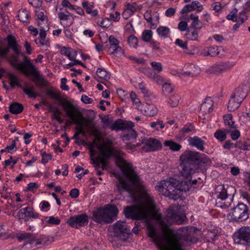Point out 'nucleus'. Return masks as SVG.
<instances>
[{"label":"nucleus","instance_id":"nucleus-52","mask_svg":"<svg viewBox=\"0 0 250 250\" xmlns=\"http://www.w3.org/2000/svg\"><path fill=\"white\" fill-rule=\"evenodd\" d=\"M157 111L158 110L156 107L152 105H149L147 107V110H145L146 115L149 116H155L157 114Z\"/></svg>","mask_w":250,"mask_h":250},{"label":"nucleus","instance_id":"nucleus-36","mask_svg":"<svg viewBox=\"0 0 250 250\" xmlns=\"http://www.w3.org/2000/svg\"><path fill=\"white\" fill-rule=\"evenodd\" d=\"M165 146L169 147L173 151H179L182 148V146L172 140H167L164 143Z\"/></svg>","mask_w":250,"mask_h":250},{"label":"nucleus","instance_id":"nucleus-62","mask_svg":"<svg viewBox=\"0 0 250 250\" xmlns=\"http://www.w3.org/2000/svg\"><path fill=\"white\" fill-rule=\"evenodd\" d=\"M175 43L176 45L180 46L183 49H187V42H183L182 40L177 39L176 40Z\"/></svg>","mask_w":250,"mask_h":250},{"label":"nucleus","instance_id":"nucleus-35","mask_svg":"<svg viewBox=\"0 0 250 250\" xmlns=\"http://www.w3.org/2000/svg\"><path fill=\"white\" fill-rule=\"evenodd\" d=\"M234 148H239L243 150H250V140L248 139L246 141H243L242 140L237 141L236 143H235Z\"/></svg>","mask_w":250,"mask_h":250},{"label":"nucleus","instance_id":"nucleus-64","mask_svg":"<svg viewBox=\"0 0 250 250\" xmlns=\"http://www.w3.org/2000/svg\"><path fill=\"white\" fill-rule=\"evenodd\" d=\"M187 27L188 23L186 21H181L178 24V28L181 31H187Z\"/></svg>","mask_w":250,"mask_h":250},{"label":"nucleus","instance_id":"nucleus-21","mask_svg":"<svg viewBox=\"0 0 250 250\" xmlns=\"http://www.w3.org/2000/svg\"><path fill=\"white\" fill-rule=\"evenodd\" d=\"M134 126V123L131 121L118 119L112 125L111 128L112 130H128L132 129Z\"/></svg>","mask_w":250,"mask_h":250},{"label":"nucleus","instance_id":"nucleus-24","mask_svg":"<svg viewBox=\"0 0 250 250\" xmlns=\"http://www.w3.org/2000/svg\"><path fill=\"white\" fill-rule=\"evenodd\" d=\"M8 42V46L11 48L15 54H20V50H21V46L18 44L17 40L14 36L9 34L7 36Z\"/></svg>","mask_w":250,"mask_h":250},{"label":"nucleus","instance_id":"nucleus-39","mask_svg":"<svg viewBox=\"0 0 250 250\" xmlns=\"http://www.w3.org/2000/svg\"><path fill=\"white\" fill-rule=\"evenodd\" d=\"M224 122L225 125L229 126V129H235L236 126L234 125L235 122L233 120V116L231 114H228L224 116Z\"/></svg>","mask_w":250,"mask_h":250},{"label":"nucleus","instance_id":"nucleus-57","mask_svg":"<svg viewBox=\"0 0 250 250\" xmlns=\"http://www.w3.org/2000/svg\"><path fill=\"white\" fill-rule=\"evenodd\" d=\"M36 15L37 18L42 22H47V18L45 15H44L43 11L41 10V9H39L38 11H36Z\"/></svg>","mask_w":250,"mask_h":250},{"label":"nucleus","instance_id":"nucleus-56","mask_svg":"<svg viewBox=\"0 0 250 250\" xmlns=\"http://www.w3.org/2000/svg\"><path fill=\"white\" fill-rule=\"evenodd\" d=\"M150 126L158 130L159 128H163L165 125L162 121L158 120L156 122H152L150 124Z\"/></svg>","mask_w":250,"mask_h":250},{"label":"nucleus","instance_id":"nucleus-46","mask_svg":"<svg viewBox=\"0 0 250 250\" xmlns=\"http://www.w3.org/2000/svg\"><path fill=\"white\" fill-rule=\"evenodd\" d=\"M70 17H72V20L69 22L68 25H70L72 24L73 21V15L71 14H65L64 12H59L58 13V18L61 21H69L70 20Z\"/></svg>","mask_w":250,"mask_h":250},{"label":"nucleus","instance_id":"nucleus-11","mask_svg":"<svg viewBox=\"0 0 250 250\" xmlns=\"http://www.w3.org/2000/svg\"><path fill=\"white\" fill-rule=\"evenodd\" d=\"M114 236L125 241L131 235L130 227L125 221H118L113 225Z\"/></svg>","mask_w":250,"mask_h":250},{"label":"nucleus","instance_id":"nucleus-8","mask_svg":"<svg viewBox=\"0 0 250 250\" xmlns=\"http://www.w3.org/2000/svg\"><path fill=\"white\" fill-rule=\"evenodd\" d=\"M118 213V210L115 206L100 208L93 212V220L98 223H110L116 219Z\"/></svg>","mask_w":250,"mask_h":250},{"label":"nucleus","instance_id":"nucleus-25","mask_svg":"<svg viewBox=\"0 0 250 250\" xmlns=\"http://www.w3.org/2000/svg\"><path fill=\"white\" fill-rule=\"evenodd\" d=\"M108 41L110 45L109 49L112 48L113 50V51L110 53L111 54H115L120 52H123L122 48L119 46V40L113 36L111 35L109 37Z\"/></svg>","mask_w":250,"mask_h":250},{"label":"nucleus","instance_id":"nucleus-2","mask_svg":"<svg viewBox=\"0 0 250 250\" xmlns=\"http://www.w3.org/2000/svg\"><path fill=\"white\" fill-rule=\"evenodd\" d=\"M117 165L121 168L123 174L130 183L125 179L120 178L117 183V189L121 193L124 191H126L129 194H132L135 192V188L140 182V177L135 171L132 164L127 162L121 157L116 159Z\"/></svg>","mask_w":250,"mask_h":250},{"label":"nucleus","instance_id":"nucleus-53","mask_svg":"<svg viewBox=\"0 0 250 250\" xmlns=\"http://www.w3.org/2000/svg\"><path fill=\"white\" fill-rule=\"evenodd\" d=\"M237 12L238 10L236 8H234L230 13L228 15L226 18L228 20H230L233 21H235L237 20Z\"/></svg>","mask_w":250,"mask_h":250},{"label":"nucleus","instance_id":"nucleus-60","mask_svg":"<svg viewBox=\"0 0 250 250\" xmlns=\"http://www.w3.org/2000/svg\"><path fill=\"white\" fill-rule=\"evenodd\" d=\"M46 222L49 224L59 225L61 221L58 218H55L52 216L49 217L48 220H47Z\"/></svg>","mask_w":250,"mask_h":250},{"label":"nucleus","instance_id":"nucleus-44","mask_svg":"<svg viewBox=\"0 0 250 250\" xmlns=\"http://www.w3.org/2000/svg\"><path fill=\"white\" fill-rule=\"evenodd\" d=\"M157 32L159 36L167 38L170 34V30L166 26H160L157 28Z\"/></svg>","mask_w":250,"mask_h":250},{"label":"nucleus","instance_id":"nucleus-41","mask_svg":"<svg viewBox=\"0 0 250 250\" xmlns=\"http://www.w3.org/2000/svg\"><path fill=\"white\" fill-rule=\"evenodd\" d=\"M19 19L23 22H27L29 18V13L25 9H21L18 12Z\"/></svg>","mask_w":250,"mask_h":250},{"label":"nucleus","instance_id":"nucleus-58","mask_svg":"<svg viewBox=\"0 0 250 250\" xmlns=\"http://www.w3.org/2000/svg\"><path fill=\"white\" fill-rule=\"evenodd\" d=\"M41 155L42 157V163L44 164L47 163L52 158V155L50 153L47 154L45 152H42L41 151Z\"/></svg>","mask_w":250,"mask_h":250},{"label":"nucleus","instance_id":"nucleus-12","mask_svg":"<svg viewBox=\"0 0 250 250\" xmlns=\"http://www.w3.org/2000/svg\"><path fill=\"white\" fill-rule=\"evenodd\" d=\"M8 78L10 80V84L11 87L14 88L15 85L22 88L24 93L29 98H35L40 95L34 91V87L33 85L29 86L27 83H25V87H23L21 83L18 81V78L12 73L8 74Z\"/></svg>","mask_w":250,"mask_h":250},{"label":"nucleus","instance_id":"nucleus-42","mask_svg":"<svg viewBox=\"0 0 250 250\" xmlns=\"http://www.w3.org/2000/svg\"><path fill=\"white\" fill-rule=\"evenodd\" d=\"M60 53L62 55H63L68 58L70 60H73L76 58L77 53L76 51H73L70 52L66 47H63L60 50Z\"/></svg>","mask_w":250,"mask_h":250},{"label":"nucleus","instance_id":"nucleus-51","mask_svg":"<svg viewBox=\"0 0 250 250\" xmlns=\"http://www.w3.org/2000/svg\"><path fill=\"white\" fill-rule=\"evenodd\" d=\"M194 130V127L191 124L185 125L183 128L181 130L180 133L183 136L185 134L189 133Z\"/></svg>","mask_w":250,"mask_h":250},{"label":"nucleus","instance_id":"nucleus-61","mask_svg":"<svg viewBox=\"0 0 250 250\" xmlns=\"http://www.w3.org/2000/svg\"><path fill=\"white\" fill-rule=\"evenodd\" d=\"M143 72L146 76L151 79H153V78L155 76V74H156V72H154L150 68L145 69Z\"/></svg>","mask_w":250,"mask_h":250},{"label":"nucleus","instance_id":"nucleus-50","mask_svg":"<svg viewBox=\"0 0 250 250\" xmlns=\"http://www.w3.org/2000/svg\"><path fill=\"white\" fill-rule=\"evenodd\" d=\"M150 65L152 66L153 70L155 71V72L156 73H160L163 70V65L161 62H150Z\"/></svg>","mask_w":250,"mask_h":250},{"label":"nucleus","instance_id":"nucleus-26","mask_svg":"<svg viewBox=\"0 0 250 250\" xmlns=\"http://www.w3.org/2000/svg\"><path fill=\"white\" fill-rule=\"evenodd\" d=\"M213 101L210 97L206 98L201 105L200 109L205 114H208L213 111Z\"/></svg>","mask_w":250,"mask_h":250},{"label":"nucleus","instance_id":"nucleus-48","mask_svg":"<svg viewBox=\"0 0 250 250\" xmlns=\"http://www.w3.org/2000/svg\"><path fill=\"white\" fill-rule=\"evenodd\" d=\"M152 32L150 30H145L142 33V40L146 42H150Z\"/></svg>","mask_w":250,"mask_h":250},{"label":"nucleus","instance_id":"nucleus-32","mask_svg":"<svg viewBox=\"0 0 250 250\" xmlns=\"http://www.w3.org/2000/svg\"><path fill=\"white\" fill-rule=\"evenodd\" d=\"M82 6L85 9L86 13L91 14L92 17H96L98 15V11L92 10L94 7L93 2L89 4L87 1H84L82 3Z\"/></svg>","mask_w":250,"mask_h":250},{"label":"nucleus","instance_id":"nucleus-55","mask_svg":"<svg viewBox=\"0 0 250 250\" xmlns=\"http://www.w3.org/2000/svg\"><path fill=\"white\" fill-rule=\"evenodd\" d=\"M162 90L163 93L167 96L173 91V88L170 83H165L163 85Z\"/></svg>","mask_w":250,"mask_h":250},{"label":"nucleus","instance_id":"nucleus-28","mask_svg":"<svg viewBox=\"0 0 250 250\" xmlns=\"http://www.w3.org/2000/svg\"><path fill=\"white\" fill-rule=\"evenodd\" d=\"M231 132L230 129H217L214 133L215 138L220 142L224 141L227 139V135Z\"/></svg>","mask_w":250,"mask_h":250},{"label":"nucleus","instance_id":"nucleus-37","mask_svg":"<svg viewBox=\"0 0 250 250\" xmlns=\"http://www.w3.org/2000/svg\"><path fill=\"white\" fill-rule=\"evenodd\" d=\"M113 153V149L108 148H106L105 151L102 152L97 157L99 160L106 161L109 159L112 155Z\"/></svg>","mask_w":250,"mask_h":250},{"label":"nucleus","instance_id":"nucleus-40","mask_svg":"<svg viewBox=\"0 0 250 250\" xmlns=\"http://www.w3.org/2000/svg\"><path fill=\"white\" fill-rule=\"evenodd\" d=\"M46 30L43 28V27L41 26L40 33V38L39 39V42L41 45H48L49 41L46 38Z\"/></svg>","mask_w":250,"mask_h":250},{"label":"nucleus","instance_id":"nucleus-43","mask_svg":"<svg viewBox=\"0 0 250 250\" xmlns=\"http://www.w3.org/2000/svg\"><path fill=\"white\" fill-rule=\"evenodd\" d=\"M20 54H15L14 55H12L8 60L11 65L17 68V69L20 70V63L19 62V56Z\"/></svg>","mask_w":250,"mask_h":250},{"label":"nucleus","instance_id":"nucleus-23","mask_svg":"<svg viewBox=\"0 0 250 250\" xmlns=\"http://www.w3.org/2000/svg\"><path fill=\"white\" fill-rule=\"evenodd\" d=\"M202 6L196 0L192 1L190 4L186 5L181 11V14H184L193 10H196L198 12L201 11Z\"/></svg>","mask_w":250,"mask_h":250},{"label":"nucleus","instance_id":"nucleus-3","mask_svg":"<svg viewBox=\"0 0 250 250\" xmlns=\"http://www.w3.org/2000/svg\"><path fill=\"white\" fill-rule=\"evenodd\" d=\"M236 193V189L232 186L219 185L215 190L214 198L215 205L218 208H229L233 200Z\"/></svg>","mask_w":250,"mask_h":250},{"label":"nucleus","instance_id":"nucleus-4","mask_svg":"<svg viewBox=\"0 0 250 250\" xmlns=\"http://www.w3.org/2000/svg\"><path fill=\"white\" fill-rule=\"evenodd\" d=\"M63 107L66 115L71 120L72 123L77 125L75 133L79 135L82 133L83 128L87 126L82 113L79 111L78 107L68 102L63 104Z\"/></svg>","mask_w":250,"mask_h":250},{"label":"nucleus","instance_id":"nucleus-27","mask_svg":"<svg viewBox=\"0 0 250 250\" xmlns=\"http://www.w3.org/2000/svg\"><path fill=\"white\" fill-rule=\"evenodd\" d=\"M187 70L182 73L183 76L194 77L199 73L198 68L192 63H188L185 66Z\"/></svg>","mask_w":250,"mask_h":250},{"label":"nucleus","instance_id":"nucleus-54","mask_svg":"<svg viewBox=\"0 0 250 250\" xmlns=\"http://www.w3.org/2000/svg\"><path fill=\"white\" fill-rule=\"evenodd\" d=\"M128 43L130 46L136 48L138 45V39L134 35H130L127 39Z\"/></svg>","mask_w":250,"mask_h":250},{"label":"nucleus","instance_id":"nucleus-29","mask_svg":"<svg viewBox=\"0 0 250 250\" xmlns=\"http://www.w3.org/2000/svg\"><path fill=\"white\" fill-rule=\"evenodd\" d=\"M242 102L240 101L239 99L231 96V98L229 102L228 105L229 110V111L235 110L240 106Z\"/></svg>","mask_w":250,"mask_h":250},{"label":"nucleus","instance_id":"nucleus-45","mask_svg":"<svg viewBox=\"0 0 250 250\" xmlns=\"http://www.w3.org/2000/svg\"><path fill=\"white\" fill-rule=\"evenodd\" d=\"M96 73L99 77L105 80H108L110 77V73L103 68H99Z\"/></svg>","mask_w":250,"mask_h":250},{"label":"nucleus","instance_id":"nucleus-19","mask_svg":"<svg viewBox=\"0 0 250 250\" xmlns=\"http://www.w3.org/2000/svg\"><path fill=\"white\" fill-rule=\"evenodd\" d=\"M17 217L21 221L27 222L30 218H38L39 214L34 212V209L30 207L21 208L17 212Z\"/></svg>","mask_w":250,"mask_h":250},{"label":"nucleus","instance_id":"nucleus-20","mask_svg":"<svg viewBox=\"0 0 250 250\" xmlns=\"http://www.w3.org/2000/svg\"><path fill=\"white\" fill-rule=\"evenodd\" d=\"M144 145L142 147V150L145 152L153 151L160 149L162 144L157 139L149 138L142 142Z\"/></svg>","mask_w":250,"mask_h":250},{"label":"nucleus","instance_id":"nucleus-22","mask_svg":"<svg viewBox=\"0 0 250 250\" xmlns=\"http://www.w3.org/2000/svg\"><path fill=\"white\" fill-rule=\"evenodd\" d=\"M188 142L190 146L195 147L202 151H204L205 142L198 136H195L192 137H189L188 140Z\"/></svg>","mask_w":250,"mask_h":250},{"label":"nucleus","instance_id":"nucleus-16","mask_svg":"<svg viewBox=\"0 0 250 250\" xmlns=\"http://www.w3.org/2000/svg\"><path fill=\"white\" fill-rule=\"evenodd\" d=\"M88 222V217L85 213L72 216L67 221V223L69 226L76 229L85 226Z\"/></svg>","mask_w":250,"mask_h":250},{"label":"nucleus","instance_id":"nucleus-47","mask_svg":"<svg viewBox=\"0 0 250 250\" xmlns=\"http://www.w3.org/2000/svg\"><path fill=\"white\" fill-rule=\"evenodd\" d=\"M180 97L178 94H173L170 97L169 104L171 107H176L178 104Z\"/></svg>","mask_w":250,"mask_h":250},{"label":"nucleus","instance_id":"nucleus-9","mask_svg":"<svg viewBox=\"0 0 250 250\" xmlns=\"http://www.w3.org/2000/svg\"><path fill=\"white\" fill-rule=\"evenodd\" d=\"M250 214L249 207L243 203H239L232 209L230 220L232 222H242L247 220Z\"/></svg>","mask_w":250,"mask_h":250},{"label":"nucleus","instance_id":"nucleus-63","mask_svg":"<svg viewBox=\"0 0 250 250\" xmlns=\"http://www.w3.org/2000/svg\"><path fill=\"white\" fill-rule=\"evenodd\" d=\"M144 17L145 19L148 22L150 23L152 26L154 25V24L152 23V18L150 11H146L144 15Z\"/></svg>","mask_w":250,"mask_h":250},{"label":"nucleus","instance_id":"nucleus-15","mask_svg":"<svg viewBox=\"0 0 250 250\" xmlns=\"http://www.w3.org/2000/svg\"><path fill=\"white\" fill-rule=\"evenodd\" d=\"M179 171L181 176L187 179H189L192 175L199 172V167L198 165L187 164V163L180 162Z\"/></svg>","mask_w":250,"mask_h":250},{"label":"nucleus","instance_id":"nucleus-17","mask_svg":"<svg viewBox=\"0 0 250 250\" xmlns=\"http://www.w3.org/2000/svg\"><path fill=\"white\" fill-rule=\"evenodd\" d=\"M235 65L234 62H222L211 66L208 71L210 73L220 74L231 70Z\"/></svg>","mask_w":250,"mask_h":250},{"label":"nucleus","instance_id":"nucleus-31","mask_svg":"<svg viewBox=\"0 0 250 250\" xmlns=\"http://www.w3.org/2000/svg\"><path fill=\"white\" fill-rule=\"evenodd\" d=\"M244 86H240L235 89V91L231 94L233 97L239 99L240 101H243L246 97V95L244 92Z\"/></svg>","mask_w":250,"mask_h":250},{"label":"nucleus","instance_id":"nucleus-34","mask_svg":"<svg viewBox=\"0 0 250 250\" xmlns=\"http://www.w3.org/2000/svg\"><path fill=\"white\" fill-rule=\"evenodd\" d=\"M46 94V95L51 96L53 99L59 101V105L61 104L62 97L61 95V93L59 91L53 89L52 90H47Z\"/></svg>","mask_w":250,"mask_h":250},{"label":"nucleus","instance_id":"nucleus-59","mask_svg":"<svg viewBox=\"0 0 250 250\" xmlns=\"http://www.w3.org/2000/svg\"><path fill=\"white\" fill-rule=\"evenodd\" d=\"M229 133H230V137L233 140H237L240 137V132L238 130H232V129H231V132Z\"/></svg>","mask_w":250,"mask_h":250},{"label":"nucleus","instance_id":"nucleus-5","mask_svg":"<svg viewBox=\"0 0 250 250\" xmlns=\"http://www.w3.org/2000/svg\"><path fill=\"white\" fill-rule=\"evenodd\" d=\"M20 71L25 75H32L35 77L39 82L37 85L39 87L48 86V82L47 80L40 74L38 68L32 63L31 60L27 56L24 57L23 62H20Z\"/></svg>","mask_w":250,"mask_h":250},{"label":"nucleus","instance_id":"nucleus-1","mask_svg":"<svg viewBox=\"0 0 250 250\" xmlns=\"http://www.w3.org/2000/svg\"><path fill=\"white\" fill-rule=\"evenodd\" d=\"M148 235L157 246H159L160 243L162 245V248L160 250H183L182 241L193 244L197 242V238L194 236V233L188 232L187 230L180 237L174 236L172 238L167 233H164L162 236L157 235L155 229L149 226Z\"/></svg>","mask_w":250,"mask_h":250},{"label":"nucleus","instance_id":"nucleus-14","mask_svg":"<svg viewBox=\"0 0 250 250\" xmlns=\"http://www.w3.org/2000/svg\"><path fill=\"white\" fill-rule=\"evenodd\" d=\"M177 207H169L167 210V218L170 223L181 225L186 219L185 215H182L178 211Z\"/></svg>","mask_w":250,"mask_h":250},{"label":"nucleus","instance_id":"nucleus-49","mask_svg":"<svg viewBox=\"0 0 250 250\" xmlns=\"http://www.w3.org/2000/svg\"><path fill=\"white\" fill-rule=\"evenodd\" d=\"M219 53V51L217 47L216 46H210L209 47L207 51L205 52V55L210 56L211 57H214L217 55Z\"/></svg>","mask_w":250,"mask_h":250},{"label":"nucleus","instance_id":"nucleus-7","mask_svg":"<svg viewBox=\"0 0 250 250\" xmlns=\"http://www.w3.org/2000/svg\"><path fill=\"white\" fill-rule=\"evenodd\" d=\"M179 185L178 181L170 178L168 180L162 181L157 186V189L160 191L164 192L165 195L169 198L176 200L180 197L182 190L178 188Z\"/></svg>","mask_w":250,"mask_h":250},{"label":"nucleus","instance_id":"nucleus-38","mask_svg":"<svg viewBox=\"0 0 250 250\" xmlns=\"http://www.w3.org/2000/svg\"><path fill=\"white\" fill-rule=\"evenodd\" d=\"M211 162L210 159L205 154L200 153V155L198 158V166L200 170V166L202 164L206 166H210Z\"/></svg>","mask_w":250,"mask_h":250},{"label":"nucleus","instance_id":"nucleus-30","mask_svg":"<svg viewBox=\"0 0 250 250\" xmlns=\"http://www.w3.org/2000/svg\"><path fill=\"white\" fill-rule=\"evenodd\" d=\"M202 28V27L196 28L193 30L192 29L188 28L185 35L186 38L192 40L197 41L198 39V31Z\"/></svg>","mask_w":250,"mask_h":250},{"label":"nucleus","instance_id":"nucleus-13","mask_svg":"<svg viewBox=\"0 0 250 250\" xmlns=\"http://www.w3.org/2000/svg\"><path fill=\"white\" fill-rule=\"evenodd\" d=\"M17 238L19 241L26 240L28 243L34 244L35 246L38 245H46L49 243V239L47 237H42L37 238L34 235L30 233H21L17 236Z\"/></svg>","mask_w":250,"mask_h":250},{"label":"nucleus","instance_id":"nucleus-10","mask_svg":"<svg viewBox=\"0 0 250 250\" xmlns=\"http://www.w3.org/2000/svg\"><path fill=\"white\" fill-rule=\"evenodd\" d=\"M235 244L247 246L250 244V227L243 226L238 229L233 235Z\"/></svg>","mask_w":250,"mask_h":250},{"label":"nucleus","instance_id":"nucleus-18","mask_svg":"<svg viewBox=\"0 0 250 250\" xmlns=\"http://www.w3.org/2000/svg\"><path fill=\"white\" fill-rule=\"evenodd\" d=\"M199 155V152L187 150L180 155V161L187 164L198 165V158Z\"/></svg>","mask_w":250,"mask_h":250},{"label":"nucleus","instance_id":"nucleus-33","mask_svg":"<svg viewBox=\"0 0 250 250\" xmlns=\"http://www.w3.org/2000/svg\"><path fill=\"white\" fill-rule=\"evenodd\" d=\"M9 111L14 114H19L23 110V105L18 103H13L9 107Z\"/></svg>","mask_w":250,"mask_h":250},{"label":"nucleus","instance_id":"nucleus-6","mask_svg":"<svg viewBox=\"0 0 250 250\" xmlns=\"http://www.w3.org/2000/svg\"><path fill=\"white\" fill-rule=\"evenodd\" d=\"M124 213L127 219H131L133 220L146 221L149 218L150 209L144 204L127 206L124 208Z\"/></svg>","mask_w":250,"mask_h":250}]
</instances>
